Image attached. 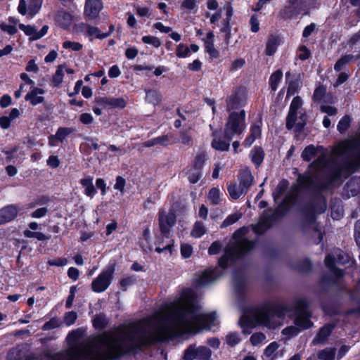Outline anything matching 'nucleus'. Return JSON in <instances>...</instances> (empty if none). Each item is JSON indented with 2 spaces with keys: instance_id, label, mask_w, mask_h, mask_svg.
Returning a JSON list of instances; mask_svg holds the SVG:
<instances>
[{
  "instance_id": "49530a36",
  "label": "nucleus",
  "mask_w": 360,
  "mask_h": 360,
  "mask_svg": "<svg viewBox=\"0 0 360 360\" xmlns=\"http://www.w3.org/2000/svg\"><path fill=\"white\" fill-rule=\"evenodd\" d=\"M96 103L100 106L110 109L112 108V98L101 97L96 99Z\"/></svg>"
},
{
  "instance_id": "8fccbe9b",
  "label": "nucleus",
  "mask_w": 360,
  "mask_h": 360,
  "mask_svg": "<svg viewBox=\"0 0 360 360\" xmlns=\"http://www.w3.org/2000/svg\"><path fill=\"white\" fill-rule=\"evenodd\" d=\"M241 217V214L240 213H233L230 214L227 218L224 221L222 226H230L235 222H236Z\"/></svg>"
},
{
  "instance_id": "7ed1b4c3",
  "label": "nucleus",
  "mask_w": 360,
  "mask_h": 360,
  "mask_svg": "<svg viewBox=\"0 0 360 360\" xmlns=\"http://www.w3.org/2000/svg\"><path fill=\"white\" fill-rule=\"evenodd\" d=\"M283 314L276 309L262 308L254 309L245 312L239 321L244 333H250V329L256 326H264L275 328L282 324Z\"/></svg>"
},
{
  "instance_id": "9d476101",
  "label": "nucleus",
  "mask_w": 360,
  "mask_h": 360,
  "mask_svg": "<svg viewBox=\"0 0 360 360\" xmlns=\"http://www.w3.org/2000/svg\"><path fill=\"white\" fill-rule=\"evenodd\" d=\"M349 255L340 249L335 250L325 259L326 266L336 277L342 276V271L335 267L336 263L343 264L349 261Z\"/></svg>"
},
{
  "instance_id": "680f3d73",
  "label": "nucleus",
  "mask_w": 360,
  "mask_h": 360,
  "mask_svg": "<svg viewBox=\"0 0 360 360\" xmlns=\"http://www.w3.org/2000/svg\"><path fill=\"white\" fill-rule=\"evenodd\" d=\"M205 16L210 18V23L214 24L219 20L221 17V12L220 11H217L213 14H210V13H206Z\"/></svg>"
},
{
  "instance_id": "bf43d9fd",
  "label": "nucleus",
  "mask_w": 360,
  "mask_h": 360,
  "mask_svg": "<svg viewBox=\"0 0 360 360\" xmlns=\"http://www.w3.org/2000/svg\"><path fill=\"white\" fill-rule=\"evenodd\" d=\"M153 27L162 33H170L172 27L164 25L162 22H158L153 24Z\"/></svg>"
},
{
  "instance_id": "6ab92c4d",
  "label": "nucleus",
  "mask_w": 360,
  "mask_h": 360,
  "mask_svg": "<svg viewBox=\"0 0 360 360\" xmlns=\"http://www.w3.org/2000/svg\"><path fill=\"white\" fill-rule=\"evenodd\" d=\"M199 46L196 44H191L190 46L180 43L176 48V56L179 58H188L191 56V52L196 53L199 51Z\"/></svg>"
},
{
  "instance_id": "393cba45",
  "label": "nucleus",
  "mask_w": 360,
  "mask_h": 360,
  "mask_svg": "<svg viewBox=\"0 0 360 360\" xmlns=\"http://www.w3.org/2000/svg\"><path fill=\"white\" fill-rule=\"evenodd\" d=\"M280 44V39L278 37H271L268 39L266 48H265V53L267 56H273L278 46Z\"/></svg>"
},
{
  "instance_id": "72a5a7b5",
  "label": "nucleus",
  "mask_w": 360,
  "mask_h": 360,
  "mask_svg": "<svg viewBox=\"0 0 360 360\" xmlns=\"http://www.w3.org/2000/svg\"><path fill=\"white\" fill-rule=\"evenodd\" d=\"M65 65H59L52 77V83L54 86H59L64 77Z\"/></svg>"
},
{
  "instance_id": "58836bf2",
  "label": "nucleus",
  "mask_w": 360,
  "mask_h": 360,
  "mask_svg": "<svg viewBox=\"0 0 360 360\" xmlns=\"http://www.w3.org/2000/svg\"><path fill=\"white\" fill-rule=\"evenodd\" d=\"M205 160L206 155L205 154L201 153L197 155L191 166L196 169L201 171L205 162Z\"/></svg>"
},
{
  "instance_id": "37998d69",
  "label": "nucleus",
  "mask_w": 360,
  "mask_h": 360,
  "mask_svg": "<svg viewBox=\"0 0 360 360\" xmlns=\"http://www.w3.org/2000/svg\"><path fill=\"white\" fill-rule=\"evenodd\" d=\"M106 324L107 321L103 315L96 316L93 321V325L96 329L103 328Z\"/></svg>"
},
{
  "instance_id": "a19ab883",
  "label": "nucleus",
  "mask_w": 360,
  "mask_h": 360,
  "mask_svg": "<svg viewBox=\"0 0 360 360\" xmlns=\"http://www.w3.org/2000/svg\"><path fill=\"white\" fill-rule=\"evenodd\" d=\"M77 318V313L75 311H68L65 313L63 322L67 326L72 325Z\"/></svg>"
},
{
  "instance_id": "09e8293b",
  "label": "nucleus",
  "mask_w": 360,
  "mask_h": 360,
  "mask_svg": "<svg viewBox=\"0 0 360 360\" xmlns=\"http://www.w3.org/2000/svg\"><path fill=\"white\" fill-rule=\"evenodd\" d=\"M353 58L352 56L348 55L342 57L340 59H339L336 63L335 64L334 68L336 71H340L342 70L343 66L347 63L352 58Z\"/></svg>"
},
{
  "instance_id": "20e7f679",
  "label": "nucleus",
  "mask_w": 360,
  "mask_h": 360,
  "mask_svg": "<svg viewBox=\"0 0 360 360\" xmlns=\"http://www.w3.org/2000/svg\"><path fill=\"white\" fill-rule=\"evenodd\" d=\"M248 231L247 228L243 227L234 233L231 241L225 248L224 256L219 261V265L222 269L227 266L229 261L241 257L253 248L254 243L246 238Z\"/></svg>"
},
{
  "instance_id": "0e129e2a",
  "label": "nucleus",
  "mask_w": 360,
  "mask_h": 360,
  "mask_svg": "<svg viewBox=\"0 0 360 360\" xmlns=\"http://www.w3.org/2000/svg\"><path fill=\"white\" fill-rule=\"evenodd\" d=\"M298 56L301 60H306L310 56V51L304 46L300 47Z\"/></svg>"
},
{
  "instance_id": "bb28decb",
  "label": "nucleus",
  "mask_w": 360,
  "mask_h": 360,
  "mask_svg": "<svg viewBox=\"0 0 360 360\" xmlns=\"http://www.w3.org/2000/svg\"><path fill=\"white\" fill-rule=\"evenodd\" d=\"M253 177L248 169L242 171L239 174V185L242 186L246 191L252 185Z\"/></svg>"
},
{
  "instance_id": "1a4fd4ad",
  "label": "nucleus",
  "mask_w": 360,
  "mask_h": 360,
  "mask_svg": "<svg viewBox=\"0 0 360 360\" xmlns=\"http://www.w3.org/2000/svg\"><path fill=\"white\" fill-rule=\"evenodd\" d=\"M176 223V215L173 210L162 207L158 213V224L161 233L169 238L171 229Z\"/></svg>"
},
{
  "instance_id": "9b49d317",
  "label": "nucleus",
  "mask_w": 360,
  "mask_h": 360,
  "mask_svg": "<svg viewBox=\"0 0 360 360\" xmlns=\"http://www.w3.org/2000/svg\"><path fill=\"white\" fill-rule=\"evenodd\" d=\"M211 351L205 346L191 345L184 353V360H209Z\"/></svg>"
},
{
  "instance_id": "b1692460",
  "label": "nucleus",
  "mask_w": 360,
  "mask_h": 360,
  "mask_svg": "<svg viewBox=\"0 0 360 360\" xmlns=\"http://www.w3.org/2000/svg\"><path fill=\"white\" fill-rule=\"evenodd\" d=\"M81 185L84 188V193L90 198H93L96 191L93 185V178L88 176L80 180Z\"/></svg>"
},
{
  "instance_id": "c85d7f7f",
  "label": "nucleus",
  "mask_w": 360,
  "mask_h": 360,
  "mask_svg": "<svg viewBox=\"0 0 360 360\" xmlns=\"http://www.w3.org/2000/svg\"><path fill=\"white\" fill-rule=\"evenodd\" d=\"M336 349L327 347L319 351L317 357L319 360H335Z\"/></svg>"
},
{
  "instance_id": "c9c22d12",
  "label": "nucleus",
  "mask_w": 360,
  "mask_h": 360,
  "mask_svg": "<svg viewBox=\"0 0 360 360\" xmlns=\"http://www.w3.org/2000/svg\"><path fill=\"white\" fill-rule=\"evenodd\" d=\"M221 195L219 188H212L209 191L207 198L210 203L217 205L221 202Z\"/></svg>"
},
{
  "instance_id": "ea45409f",
  "label": "nucleus",
  "mask_w": 360,
  "mask_h": 360,
  "mask_svg": "<svg viewBox=\"0 0 360 360\" xmlns=\"http://www.w3.org/2000/svg\"><path fill=\"white\" fill-rule=\"evenodd\" d=\"M63 47L67 50L79 51L82 49L83 46L79 42L65 41L63 43Z\"/></svg>"
},
{
  "instance_id": "c03bdc74",
  "label": "nucleus",
  "mask_w": 360,
  "mask_h": 360,
  "mask_svg": "<svg viewBox=\"0 0 360 360\" xmlns=\"http://www.w3.org/2000/svg\"><path fill=\"white\" fill-rule=\"evenodd\" d=\"M350 121H351V120L349 116L343 117L340 120V122L338 124V131L341 133L345 132L349 127Z\"/></svg>"
},
{
  "instance_id": "dca6fc26",
  "label": "nucleus",
  "mask_w": 360,
  "mask_h": 360,
  "mask_svg": "<svg viewBox=\"0 0 360 360\" xmlns=\"http://www.w3.org/2000/svg\"><path fill=\"white\" fill-rule=\"evenodd\" d=\"M19 208L15 205H8L0 210V224L12 221L18 214Z\"/></svg>"
},
{
  "instance_id": "473e14b6",
  "label": "nucleus",
  "mask_w": 360,
  "mask_h": 360,
  "mask_svg": "<svg viewBox=\"0 0 360 360\" xmlns=\"http://www.w3.org/2000/svg\"><path fill=\"white\" fill-rule=\"evenodd\" d=\"M86 36L89 37L91 39L94 38L104 39L108 37V34L101 33L98 27L89 25Z\"/></svg>"
},
{
  "instance_id": "4468645a",
  "label": "nucleus",
  "mask_w": 360,
  "mask_h": 360,
  "mask_svg": "<svg viewBox=\"0 0 360 360\" xmlns=\"http://www.w3.org/2000/svg\"><path fill=\"white\" fill-rule=\"evenodd\" d=\"M74 132L70 127H59L54 135L49 136V145L56 146L58 142H63L70 134Z\"/></svg>"
},
{
  "instance_id": "13d9d810",
  "label": "nucleus",
  "mask_w": 360,
  "mask_h": 360,
  "mask_svg": "<svg viewBox=\"0 0 360 360\" xmlns=\"http://www.w3.org/2000/svg\"><path fill=\"white\" fill-rule=\"evenodd\" d=\"M134 281L135 279L131 276L124 278L120 282V288L122 290H126L127 287L131 285Z\"/></svg>"
},
{
  "instance_id": "f8f14e48",
  "label": "nucleus",
  "mask_w": 360,
  "mask_h": 360,
  "mask_svg": "<svg viewBox=\"0 0 360 360\" xmlns=\"http://www.w3.org/2000/svg\"><path fill=\"white\" fill-rule=\"evenodd\" d=\"M43 0H30L27 6L25 0H20L18 6V12L23 15H29L32 18L40 9Z\"/></svg>"
},
{
  "instance_id": "7c9ffc66",
  "label": "nucleus",
  "mask_w": 360,
  "mask_h": 360,
  "mask_svg": "<svg viewBox=\"0 0 360 360\" xmlns=\"http://www.w3.org/2000/svg\"><path fill=\"white\" fill-rule=\"evenodd\" d=\"M283 79V72L281 70H278L274 72L269 78V86L272 91H276L279 84Z\"/></svg>"
},
{
  "instance_id": "a211bd4d",
  "label": "nucleus",
  "mask_w": 360,
  "mask_h": 360,
  "mask_svg": "<svg viewBox=\"0 0 360 360\" xmlns=\"http://www.w3.org/2000/svg\"><path fill=\"white\" fill-rule=\"evenodd\" d=\"M360 193V178L353 177L346 184L344 188V194L349 198L355 196Z\"/></svg>"
},
{
  "instance_id": "2f4dec72",
  "label": "nucleus",
  "mask_w": 360,
  "mask_h": 360,
  "mask_svg": "<svg viewBox=\"0 0 360 360\" xmlns=\"http://www.w3.org/2000/svg\"><path fill=\"white\" fill-rule=\"evenodd\" d=\"M279 345L276 342H271L264 350V356L270 360H274L278 356Z\"/></svg>"
},
{
  "instance_id": "774afa93",
  "label": "nucleus",
  "mask_w": 360,
  "mask_h": 360,
  "mask_svg": "<svg viewBox=\"0 0 360 360\" xmlns=\"http://www.w3.org/2000/svg\"><path fill=\"white\" fill-rule=\"evenodd\" d=\"M354 238L357 245L360 248V220L357 221L355 224Z\"/></svg>"
},
{
  "instance_id": "cd10ccee",
  "label": "nucleus",
  "mask_w": 360,
  "mask_h": 360,
  "mask_svg": "<svg viewBox=\"0 0 360 360\" xmlns=\"http://www.w3.org/2000/svg\"><path fill=\"white\" fill-rule=\"evenodd\" d=\"M250 157L252 162L257 167L262 162L264 153L261 148L254 147V148L250 152Z\"/></svg>"
},
{
  "instance_id": "338daca9",
  "label": "nucleus",
  "mask_w": 360,
  "mask_h": 360,
  "mask_svg": "<svg viewBox=\"0 0 360 360\" xmlns=\"http://www.w3.org/2000/svg\"><path fill=\"white\" fill-rule=\"evenodd\" d=\"M80 122L84 124H89L92 123L94 118L93 116L90 113H82L79 116Z\"/></svg>"
},
{
  "instance_id": "39448f33",
  "label": "nucleus",
  "mask_w": 360,
  "mask_h": 360,
  "mask_svg": "<svg viewBox=\"0 0 360 360\" xmlns=\"http://www.w3.org/2000/svg\"><path fill=\"white\" fill-rule=\"evenodd\" d=\"M245 117V114L243 110L239 113H231L224 130L226 140H223L220 137H215L212 142V148L217 150L227 151L229 149L230 141L234 136L241 134L244 130Z\"/></svg>"
},
{
  "instance_id": "5fc2aeb1",
  "label": "nucleus",
  "mask_w": 360,
  "mask_h": 360,
  "mask_svg": "<svg viewBox=\"0 0 360 360\" xmlns=\"http://www.w3.org/2000/svg\"><path fill=\"white\" fill-rule=\"evenodd\" d=\"M50 266H63L68 264V259L64 257L56 258L48 262Z\"/></svg>"
},
{
  "instance_id": "5701e85b",
  "label": "nucleus",
  "mask_w": 360,
  "mask_h": 360,
  "mask_svg": "<svg viewBox=\"0 0 360 360\" xmlns=\"http://www.w3.org/2000/svg\"><path fill=\"white\" fill-rule=\"evenodd\" d=\"M227 189L231 198L235 200L239 198L247 191L242 186L237 185L235 183H228Z\"/></svg>"
},
{
  "instance_id": "69168bd1",
  "label": "nucleus",
  "mask_w": 360,
  "mask_h": 360,
  "mask_svg": "<svg viewBox=\"0 0 360 360\" xmlns=\"http://www.w3.org/2000/svg\"><path fill=\"white\" fill-rule=\"evenodd\" d=\"M88 27V24L80 22L75 25L74 30L77 33H81L86 36V32Z\"/></svg>"
},
{
  "instance_id": "412c9836",
  "label": "nucleus",
  "mask_w": 360,
  "mask_h": 360,
  "mask_svg": "<svg viewBox=\"0 0 360 360\" xmlns=\"http://www.w3.org/2000/svg\"><path fill=\"white\" fill-rule=\"evenodd\" d=\"M332 329L333 328L330 325H326L322 327L316 336L313 340V344L319 345L325 342L328 336L330 335Z\"/></svg>"
},
{
  "instance_id": "de8ad7c7",
  "label": "nucleus",
  "mask_w": 360,
  "mask_h": 360,
  "mask_svg": "<svg viewBox=\"0 0 360 360\" xmlns=\"http://www.w3.org/2000/svg\"><path fill=\"white\" fill-rule=\"evenodd\" d=\"M265 340L266 336L262 333H255L250 337V342L255 346L262 343Z\"/></svg>"
},
{
  "instance_id": "4c0bfd02",
  "label": "nucleus",
  "mask_w": 360,
  "mask_h": 360,
  "mask_svg": "<svg viewBox=\"0 0 360 360\" xmlns=\"http://www.w3.org/2000/svg\"><path fill=\"white\" fill-rule=\"evenodd\" d=\"M205 233V228L202 223L197 221L195 223L191 231V236L194 238H200Z\"/></svg>"
},
{
  "instance_id": "e433bc0d",
  "label": "nucleus",
  "mask_w": 360,
  "mask_h": 360,
  "mask_svg": "<svg viewBox=\"0 0 360 360\" xmlns=\"http://www.w3.org/2000/svg\"><path fill=\"white\" fill-rule=\"evenodd\" d=\"M142 41L146 44H150L153 46L154 48H159L162 42L160 39L153 35H146L142 37Z\"/></svg>"
},
{
  "instance_id": "423d86ee",
  "label": "nucleus",
  "mask_w": 360,
  "mask_h": 360,
  "mask_svg": "<svg viewBox=\"0 0 360 360\" xmlns=\"http://www.w3.org/2000/svg\"><path fill=\"white\" fill-rule=\"evenodd\" d=\"M307 302L305 299H300L295 305L296 317L295 319V326H290L283 330V334L287 338L297 335L300 329H307L312 326L309 320L311 314L307 309Z\"/></svg>"
},
{
  "instance_id": "052dcab7",
  "label": "nucleus",
  "mask_w": 360,
  "mask_h": 360,
  "mask_svg": "<svg viewBox=\"0 0 360 360\" xmlns=\"http://www.w3.org/2000/svg\"><path fill=\"white\" fill-rule=\"evenodd\" d=\"M124 186H125V180L124 178H122V176H117L116 178V182H115V184L114 186V188L116 190H119L121 193H124Z\"/></svg>"
},
{
  "instance_id": "a18cd8bd",
  "label": "nucleus",
  "mask_w": 360,
  "mask_h": 360,
  "mask_svg": "<svg viewBox=\"0 0 360 360\" xmlns=\"http://www.w3.org/2000/svg\"><path fill=\"white\" fill-rule=\"evenodd\" d=\"M61 323L58 319L53 318L46 322L42 327L44 330H49L60 326Z\"/></svg>"
},
{
  "instance_id": "e2e57ef3",
  "label": "nucleus",
  "mask_w": 360,
  "mask_h": 360,
  "mask_svg": "<svg viewBox=\"0 0 360 360\" xmlns=\"http://www.w3.org/2000/svg\"><path fill=\"white\" fill-rule=\"evenodd\" d=\"M49 201V198L48 196H41L36 199L35 202L30 203V207H34L36 205H43L48 203Z\"/></svg>"
},
{
  "instance_id": "0eeeda50",
  "label": "nucleus",
  "mask_w": 360,
  "mask_h": 360,
  "mask_svg": "<svg viewBox=\"0 0 360 360\" xmlns=\"http://www.w3.org/2000/svg\"><path fill=\"white\" fill-rule=\"evenodd\" d=\"M302 99L295 97L290 104V111L287 117L286 127L290 129L295 127L297 130H301L306 123V115L302 112Z\"/></svg>"
},
{
  "instance_id": "6e6552de",
  "label": "nucleus",
  "mask_w": 360,
  "mask_h": 360,
  "mask_svg": "<svg viewBox=\"0 0 360 360\" xmlns=\"http://www.w3.org/2000/svg\"><path fill=\"white\" fill-rule=\"evenodd\" d=\"M115 271V264H109L93 281L91 288L96 292L105 291L110 285Z\"/></svg>"
},
{
  "instance_id": "4be33fe9",
  "label": "nucleus",
  "mask_w": 360,
  "mask_h": 360,
  "mask_svg": "<svg viewBox=\"0 0 360 360\" xmlns=\"http://www.w3.org/2000/svg\"><path fill=\"white\" fill-rule=\"evenodd\" d=\"M271 224V219L267 218L264 214L257 224L252 226L253 231L257 234H261L264 233L267 229L270 227Z\"/></svg>"
},
{
  "instance_id": "3c124183",
  "label": "nucleus",
  "mask_w": 360,
  "mask_h": 360,
  "mask_svg": "<svg viewBox=\"0 0 360 360\" xmlns=\"http://www.w3.org/2000/svg\"><path fill=\"white\" fill-rule=\"evenodd\" d=\"M181 8L188 11H197V4L195 0H184L181 4Z\"/></svg>"
},
{
  "instance_id": "c756f323",
  "label": "nucleus",
  "mask_w": 360,
  "mask_h": 360,
  "mask_svg": "<svg viewBox=\"0 0 360 360\" xmlns=\"http://www.w3.org/2000/svg\"><path fill=\"white\" fill-rule=\"evenodd\" d=\"M72 18L71 15L65 11H60L57 14L56 21L63 27H68L72 23Z\"/></svg>"
},
{
  "instance_id": "aec40b11",
  "label": "nucleus",
  "mask_w": 360,
  "mask_h": 360,
  "mask_svg": "<svg viewBox=\"0 0 360 360\" xmlns=\"http://www.w3.org/2000/svg\"><path fill=\"white\" fill-rule=\"evenodd\" d=\"M214 34L209 32L204 39V44L206 51L213 58H217L219 55L218 51L214 46Z\"/></svg>"
},
{
  "instance_id": "864d4df0",
  "label": "nucleus",
  "mask_w": 360,
  "mask_h": 360,
  "mask_svg": "<svg viewBox=\"0 0 360 360\" xmlns=\"http://www.w3.org/2000/svg\"><path fill=\"white\" fill-rule=\"evenodd\" d=\"M136 13L139 17H150V9L148 7H142L139 6H136L135 7Z\"/></svg>"
},
{
  "instance_id": "2eb2a0df",
  "label": "nucleus",
  "mask_w": 360,
  "mask_h": 360,
  "mask_svg": "<svg viewBox=\"0 0 360 360\" xmlns=\"http://www.w3.org/2000/svg\"><path fill=\"white\" fill-rule=\"evenodd\" d=\"M220 274L217 269H210L202 272L196 280L197 285L202 286L214 281Z\"/></svg>"
},
{
  "instance_id": "f03ea898",
  "label": "nucleus",
  "mask_w": 360,
  "mask_h": 360,
  "mask_svg": "<svg viewBox=\"0 0 360 360\" xmlns=\"http://www.w3.org/2000/svg\"><path fill=\"white\" fill-rule=\"evenodd\" d=\"M315 157L317 160L310 165L309 171L298 177L297 184L292 188V193H285L288 186L287 181L283 180L278 184L273 196L276 202L281 200V202L275 215L289 207L298 188L326 189L345 173L356 170L360 166V138L340 142L333 148L331 158L343 162L339 167L328 165L326 162L327 152L322 146L309 145L302 153V158L306 161H310Z\"/></svg>"
},
{
  "instance_id": "4d7b16f0",
  "label": "nucleus",
  "mask_w": 360,
  "mask_h": 360,
  "mask_svg": "<svg viewBox=\"0 0 360 360\" xmlns=\"http://www.w3.org/2000/svg\"><path fill=\"white\" fill-rule=\"evenodd\" d=\"M112 108H124L126 105V101L123 98H112Z\"/></svg>"
},
{
  "instance_id": "f704fd0d",
  "label": "nucleus",
  "mask_w": 360,
  "mask_h": 360,
  "mask_svg": "<svg viewBox=\"0 0 360 360\" xmlns=\"http://www.w3.org/2000/svg\"><path fill=\"white\" fill-rule=\"evenodd\" d=\"M186 174L189 182L191 184L197 183L201 177V172L191 166L188 167Z\"/></svg>"
},
{
  "instance_id": "ddd939ff",
  "label": "nucleus",
  "mask_w": 360,
  "mask_h": 360,
  "mask_svg": "<svg viewBox=\"0 0 360 360\" xmlns=\"http://www.w3.org/2000/svg\"><path fill=\"white\" fill-rule=\"evenodd\" d=\"M103 5L101 0H86L84 14L86 19H96L100 11L103 9Z\"/></svg>"
},
{
  "instance_id": "f3484780",
  "label": "nucleus",
  "mask_w": 360,
  "mask_h": 360,
  "mask_svg": "<svg viewBox=\"0 0 360 360\" xmlns=\"http://www.w3.org/2000/svg\"><path fill=\"white\" fill-rule=\"evenodd\" d=\"M44 90L41 88L34 87L25 96V100L32 105H36L44 102Z\"/></svg>"
},
{
  "instance_id": "603ef678",
  "label": "nucleus",
  "mask_w": 360,
  "mask_h": 360,
  "mask_svg": "<svg viewBox=\"0 0 360 360\" xmlns=\"http://www.w3.org/2000/svg\"><path fill=\"white\" fill-rule=\"evenodd\" d=\"M193 253L192 246L189 244H181V254L184 258H188Z\"/></svg>"
},
{
  "instance_id": "f257e3e1",
  "label": "nucleus",
  "mask_w": 360,
  "mask_h": 360,
  "mask_svg": "<svg viewBox=\"0 0 360 360\" xmlns=\"http://www.w3.org/2000/svg\"><path fill=\"white\" fill-rule=\"evenodd\" d=\"M212 328V313L205 314L197 305L193 290L186 288L179 297L164 304L158 311L137 323L120 326L80 343L82 329L68 335V348L53 360H114L124 353L202 329Z\"/></svg>"
},
{
  "instance_id": "79ce46f5",
  "label": "nucleus",
  "mask_w": 360,
  "mask_h": 360,
  "mask_svg": "<svg viewBox=\"0 0 360 360\" xmlns=\"http://www.w3.org/2000/svg\"><path fill=\"white\" fill-rule=\"evenodd\" d=\"M19 28L22 30L25 34L30 36V39L34 40V37L37 34V30L30 25H25L23 24L19 25Z\"/></svg>"
},
{
  "instance_id": "a878e982",
  "label": "nucleus",
  "mask_w": 360,
  "mask_h": 360,
  "mask_svg": "<svg viewBox=\"0 0 360 360\" xmlns=\"http://www.w3.org/2000/svg\"><path fill=\"white\" fill-rule=\"evenodd\" d=\"M162 94L155 90L146 91V101L153 106L159 105L162 101Z\"/></svg>"
},
{
  "instance_id": "6e6d98bb",
  "label": "nucleus",
  "mask_w": 360,
  "mask_h": 360,
  "mask_svg": "<svg viewBox=\"0 0 360 360\" xmlns=\"http://www.w3.org/2000/svg\"><path fill=\"white\" fill-rule=\"evenodd\" d=\"M226 342L230 346H235L240 342V338L237 333H231L227 335Z\"/></svg>"
}]
</instances>
